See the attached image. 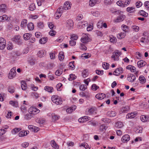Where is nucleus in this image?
<instances>
[{"instance_id":"f257e3e1","label":"nucleus","mask_w":149,"mask_h":149,"mask_svg":"<svg viewBox=\"0 0 149 149\" xmlns=\"http://www.w3.org/2000/svg\"><path fill=\"white\" fill-rule=\"evenodd\" d=\"M20 38V36H15L14 38H12V40L17 44L21 45L22 44L23 42L22 40Z\"/></svg>"},{"instance_id":"f03ea898","label":"nucleus","mask_w":149,"mask_h":149,"mask_svg":"<svg viewBox=\"0 0 149 149\" xmlns=\"http://www.w3.org/2000/svg\"><path fill=\"white\" fill-rule=\"evenodd\" d=\"M121 53L118 50H116L113 52L111 56L112 58H113L114 61H118L119 59V56L120 55Z\"/></svg>"},{"instance_id":"7ed1b4c3","label":"nucleus","mask_w":149,"mask_h":149,"mask_svg":"<svg viewBox=\"0 0 149 149\" xmlns=\"http://www.w3.org/2000/svg\"><path fill=\"white\" fill-rule=\"evenodd\" d=\"M119 15L118 17L116 22H120L124 20L125 18V16L123 14V12L122 11H120L119 10Z\"/></svg>"},{"instance_id":"20e7f679","label":"nucleus","mask_w":149,"mask_h":149,"mask_svg":"<svg viewBox=\"0 0 149 149\" xmlns=\"http://www.w3.org/2000/svg\"><path fill=\"white\" fill-rule=\"evenodd\" d=\"M57 97V96H53L51 98L52 101L57 105L61 104L62 102V100Z\"/></svg>"},{"instance_id":"39448f33","label":"nucleus","mask_w":149,"mask_h":149,"mask_svg":"<svg viewBox=\"0 0 149 149\" xmlns=\"http://www.w3.org/2000/svg\"><path fill=\"white\" fill-rule=\"evenodd\" d=\"M16 68L14 67L11 69L8 75V78L10 79H12L14 77L16 74V72L15 71Z\"/></svg>"},{"instance_id":"423d86ee","label":"nucleus","mask_w":149,"mask_h":149,"mask_svg":"<svg viewBox=\"0 0 149 149\" xmlns=\"http://www.w3.org/2000/svg\"><path fill=\"white\" fill-rule=\"evenodd\" d=\"M81 41L84 43H87L88 42L91 41V39L88 37V34H85V36L81 38Z\"/></svg>"},{"instance_id":"0eeeda50","label":"nucleus","mask_w":149,"mask_h":149,"mask_svg":"<svg viewBox=\"0 0 149 149\" xmlns=\"http://www.w3.org/2000/svg\"><path fill=\"white\" fill-rule=\"evenodd\" d=\"M6 41L3 38H0V49L3 50L6 47Z\"/></svg>"},{"instance_id":"6e6552de","label":"nucleus","mask_w":149,"mask_h":149,"mask_svg":"<svg viewBox=\"0 0 149 149\" xmlns=\"http://www.w3.org/2000/svg\"><path fill=\"white\" fill-rule=\"evenodd\" d=\"M127 79L129 82H132L135 80L136 77L134 75L132 74H130L128 75Z\"/></svg>"},{"instance_id":"1a4fd4ad","label":"nucleus","mask_w":149,"mask_h":149,"mask_svg":"<svg viewBox=\"0 0 149 149\" xmlns=\"http://www.w3.org/2000/svg\"><path fill=\"white\" fill-rule=\"evenodd\" d=\"M37 109L33 107H30L28 110V112L29 113L33 114H37Z\"/></svg>"},{"instance_id":"9d476101","label":"nucleus","mask_w":149,"mask_h":149,"mask_svg":"<svg viewBox=\"0 0 149 149\" xmlns=\"http://www.w3.org/2000/svg\"><path fill=\"white\" fill-rule=\"evenodd\" d=\"M130 137L128 134L124 135L121 138V141L123 143L128 142L130 140Z\"/></svg>"},{"instance_id":"9b49d317","label":"nucleus","mask_w":149,"mask_h":149,"mask_svg":"<svg viewBox=\"0 0 149 149\" xmlns=\"http://www.w3.org/2000/svg\"><path fill=\"white\" fill-rule=\"evenodd\" d=\"M136 112H133L131 113H128L126 116V118H132L135 117L136 115Z\"/></svg>"},{"instance_id":"f8f14e48","label":"nucleus","mask_w":149,"mask_h":149,"mask_svg":"<svg viewBox=\"0 0 149 149\" xmlns=\"http://www.w3.org/2000/svg\"><path fill=\"white\" fill-rule=\"evenodd\" d=\"M105 97L106 95L105 94L102 93H98L95 96V97L97 98L100 100H102Z\"/></svg>"},{"instance_id":"ddd939ff","label":"nucleus","mask_w":149,"mask_h":149,"mask_svg":"<svg viewBox=\"0 0 149 149\" xmlns=\"http://www.w3.org/2000/svg\"><path fill=\"white\" fill-rule=\"evenodd\" d=\"M146 64V62L143 60H141L137 62V65L139 68L144 66Z\"/></svg>"},{"instance_id":"4468645a","label":"nucleus","mask_w":149,"mask_h":149,"mask_svg":"<svg viewBox=\"0 0 149 149\" xmlns=\"http://www.w3.org/2000/svg\"><path fill=\"white\" fill-rule=\"evenodd\" d=\"M79 22L80 24H79V26L81 28H83L87 26L88 25L87 22L86 21H81Z\"/></svg>"},{"instance_id":"2eb2a0df","label":"nucleus","mask_w":149,"mask_h":149,"mask_svg":"<svg viewBox=\"0 0 149 149\" xmlns=\"http://www.w3.org/2000/svg\"><path fill=\"white\" fill-rule=\"evenodd\" d=\"M71 8V5L70 4V2H65L63 6L64 9L67 10L70 9Z\"/></svg>"},{"instance_id":"dca6fc26","label":"nucleus","mask_w":149,"mask_h":149,"mask_svg":"<svg viewBox=\"0 0 149 149\" xmlns=\"http://www.w3.org/2000/svg\"><path fill=\"white\" fill-rule=\"evenodd\" d=\"M28 128L32 132H37V127H36L30 125L28 126Z\"/></svg>"},{"instance_id":"f3484780","label":"nucleus","mask_w":149,"mask_h":149,"mask_svg":"<svg viewBox=\"0 0 149 149\" xmlns=\"http://www.w3.org/2000/svg\"><path fill=\"white\" fill-rule=\"evenodd\" d=\"M73 26V22L72 20L69 19L67 21V24L66 26L68 27L69 29L72 28V27Z\"/></svg>"},{"instance_id":"a211bd4d","label":"nucleus","mask_w":149,"mask_h":149,"mask_svg":"<svg viewBox=\"0 0 149 149\" xmlns=\"http://www.w3.org/2000/svg\"><path fill=\"white\" fill-rule=\"evenodd\" d=\"M48 38L47 37H44L41 38L39 40V43L42 44H45L47 41Z\"/></svg>"},{"instance_id":"6ab92c4d","label":"nucleus","mask_w":149,"mask_h":149,"mask_svg":"<svg viewBox=\"0 0 149 149\" xmlns=\"http://www.w3.org/2000/svg\"><path fill=\"white\" fill-rule=\"evenodd\" d=\"M126 69L130 70L132 72H135L136 70L135 67L131 65L127 66L126 67Z\"/></svg>"},{"instance_id":"aec40b11","label":"nucleus","mask_w":149,"mask_h":149,"mask_svg":"<svg viewBox=\"0 0 149 149\" xmlns=\"http://www.w3.org/2000/svg\"><path fill=\"white\" fill-rule=\"evenodd\" d=\"M139 79L140 81V83L142 84L145 83L146 81V78L143 75L140 76Z\"/></svg>"},{"instance_id":"412c9836","label":"nucleus","mask_w":149,"mask_h":149,"mask_svg":"<svg viewBox=\"0 0 149 149\" xmlns=\"http://www.w3.org/2000/svg\"><path fill=\"white\" fill-rule=\"evenodd\" d=\"M141 120L143 122H145L149 121V118L147 117L145 115H142L141 117Z\"/></svg>"},{"instance_id":"4be33fe9","label":"nucleus","mask_w":149,"mask_h":149,"mask_svg":"<svg viewBox=\"0 0 149 149\" xmlns=\"http://www.w3.org/2000/svg\"><path fill=\"white\" fill-rule=\"evenodd\" d=\"M8 17L6 15H3V16L0 17V22H2L7 20H8Z\"/></svg>"},{"instance_id":"5701e85b","label":"nucleus","mask_w":149,"mask_h":149,"mask_svg":"<svg viewBox=\"0 0 149 149\" xmlns=\"http://www.w3.org/2000/svg\"><path fill=\"white\" fill-rule=\"evenodd\" d=\"M51 144L52 146L55 149H58L59 148L58 146L54 140H52L51 141Z\"/></svg>"},{"instance_id":"b1692460","label":"nucleus","mask_w":149,"mask_h":149,"mask_svg":"<svg viewBox=\"0 0 149 149\" xmlns=\"http://www.w3.org/2000/svg\"><path fill=\"white\" fill-rule=\"evenodd\" d=\"M31 36V34L30 33H26L24 35L23 37L24 40H27L29 39Z\"/></svg>"},{"instance_id":"393cba45","label":"nucleus","mask_w":149,"mask_h":149,"mask_svg":"<svg viewBox=\"0 0 149 149\" xmlns=\"http://www.w3.org/2000/svg\"><path fill=\"white\" fill-rule=\"evenodd\" d=\"M122 28L123 30L125 32H128L129 31V28L128 26L125 24H123L122 25Z\"/></svg>"},{"instance_id":"a878e982","label":"nucleus","mask_w":149,"mask_h":149,"mask_svg":"<svg viewBox=\"0 0 149 149\" xmlns=\"http://www.w3.org/2000/svg\"><path fill=\"white\" fill-rule=\"evenodd\" d=\"M45 53L42 50H40L38 53V56L40 58H42L45 55Z\"/></svg>"},{"instance_id":"bb28decb","label":"nucleus","mask_w":149,"mask_h":149,"mask_svg":"<svg viewBox=\"0 0 149 149\" xmlns=\"http://www.w3.org/2000/svg\"><path fill=\"white\" fill-rule=\"evenodd\" d=\"M21 86L22 89L24 90L27 88L25 81H22L21 82Z\"/></svg>"},{"instance_id":"cd10ccee","label":"nucleus","mask_w":149,"mask_h":149,"mask_svg":"<svg viewBox=\"0 0 149 149\" xmlns=\"http://www.w3.org/2000/svg\"><path fill=\"white\" fill-rule=\"evenodd\" d=\"M126 35L125 32H121L120 33L118 34V38L119 39H122L124 38Z\"/></svg>"},{"instance_id":"c85d7f7f","label":"nucleus","mask_w":149,"mask_h":149,"mask_svg":"<svg viewBox=\"0 0 149 149\" xmlns=\"http://www.w3.org/2000/svg\"><path fill=\"white\" fill-rule=\"evenodd\" d=\"M45 90L49 92L52 93L53 91V88L52 87L47 86L45 87Z\"/></svg>"},{"instance_id":"c756f323","label":"nucleus","mask_w":149,"mask_h":149,"mask_svg":"<svg viewBox=\"0 0 149 149\" xmlns=\"http://www.w3.org/2000/svg\"><path fill=\"white\" fill-rule=\"evenodd\" d=\"M64 53L63 52H61L59 54L58 58L59 60L61 61L63 60L64 58Z\"/></svg>"},{"instance_id":"7c9ffc66","label":"nucleus","mask_w":149,"mask_h":149,"mask_svg":"<svg viewBox=\"0 0 149 149\" xmlns=\"http://www.w3.org/2000/svg\"><path fill=\"white\" fill-rule=\"evenodd\" d=\"M88 113L89 114H94L96 113L95 110L93 108H89L88 110Z\"/></svg>"},{"instance_id":"2f4dec72","label":"nucleus","mask_w":149,"mask_h":149,"mask_svg":"<svg viewBox=\"0 0 149 149\" xmlns=\"http://www.w3.org/2000/svg\"><path fill=\"white\" fill-rule=\"evenodd\" d=\"M27 27L29 30H33L34 28L33 24L31 22L29 23L27 25Z\"/></svg>"},{"instance_id":"473e14b6","label":"nucleus","mask_w":149,"mask_h":149,"mask_svg":"<svg viewBox=\"0 0 149 149\" xmlns=\"http://www.w3.org/2000/svg\"><path fill=\"white\" fill-rule=\"evenodd\" d=\"M130 107L128 106H125V107H123L122 108V111L124 113H126L129 110Z\"/></svg>"},{"instance_id":"72a5a7b5","label":"nucleus","mask_w":149,"mask_h":149,"mask_svg":"<svg viewBox=\"0 0 149 149\" xmlns=\"http://www.w3.org/2000/svg\"><path fill=\"white\" fill-rule=\"evenodd\" d=\"M27 23V20L26 19H24L22 22L21 24V27L23 28H24L26 27Z\"/></svg>"},{"instance_id":"f704fd0d","label":"nucleus","mask_w":149,"mask_h":149,"mask_svg":"<svg viewBox=\"0 0 149 149\" xmlns=\"http://www.w3.org/2000/svg\"><path fill=\"white\" fill-rule=\"evenodd\" d=\"M45 122V120L43 119H40L38 121V126H41Z\"/></svg>"},{"instance_id":"c9c22d12","label":"nucleus","mask_w":149,"mask_h":149,"mask_svg":"<svg viewBox=\"0 0 149 149\" xmlns=\"http://www.w3.org/2000/svg\"><path fill=\"white\" fill-rule=\"evenodd\" d=\"M135 10V9L134 7H129L127 8V11L130 13H133Z\"/></svg>"},{"instance_id":"e433bc0d","label":"nucleus","mask_w":149,"mask_h":149,"mask_svg":"<svg viewBox=\"0 0 149 149\" xmlns=\"http://www.w3.org/2000/svg\"><path fill=\"white\" fill-rule=\"evenodd\" d=\"M13 47V45L11 42H9L7 45V48L8 50H11Z\"/></svg>"},{"instance_id":"4c0bfd02","label":"nucleus","mask_w":149,"mask_h":149,"mask_svg":"<svg viewBox=\"0 0 149 149\" xmlns=\"http://www.w3.org/2000/svg\"><path fill=\"white\" fill-rule=\"evenodd\" d=\"M52 120L54 121H55L58 120L60 118V116L56 115L54 114L52 115Z\"/></svg>"},{"instance_id":"58836bf2","label":"nucleus","mask_w":149,"mask_h":149,"mask_svg":"<svg viewBox=\"0 0 149 149\" xmlns=\"http://www.w3.org/2000/svg\"><path fill=\"white\" fill-rule=\"evenodd\" d=\"M6 6L5 4H2L0 6V11L1 12H5L6 9Z\"/></svg>"},{"instance_id":"ea45409f","label":"nucleus","mask_w":149,"mask_h":149,"mask_svg":"<svg viewBox=\"0 0 149 149\" xmlns=\"http://www.w3.org/2000/svg\"><path fill=\"white\" fill-rule=\"evenodd\" d=\"M117 4L119 6L123 7H125V5H124V2L121 0L118 1L117 2Z\"/></svg>"},{"instance_id":"a19ab883","label":"nucleus","mask_w":149,"mask_h":149,"mask_svg":"<svg viewBox=\"0 0 149 149\" xmlns=\"http://www.w3.org/2000/svg\"><path fill=\"white\" fill-rule=\"evenodd\" d=\"M77 77L75 75L73 74H71L70 75V78H68V79L70 81H72L76 79Z\"/></svg>"},{"instance_id":"79ce46f5","label":"nucleus","mask_w":149,"mask_h":149,"mask_svg":"<svg viewBox=\"0 0 149 149\" xmlns=\"http://www.w3.org/2000/svg\"><path fill=\"white\" fill-rule=\"evenodd\" d=\"M78 38V36L75 34H73L71 35L70 39L71 40H76Z\"/></svg>"},{"instance_id":"37998d69","label":"nucleus","mask_w":149,"mask_h":149,"mask_svg":"<svg viewBox=\"0 0 149 149\" xmlns=\"http://www.w3.org/2000/svg\"><path fill=\"white\" fill-rule=\"evenodd\" d=\"M35 8V6L34 3H32L31 4L29 7V9L31 11L33 10Z\"/></svg>"},{"instance_id":"c03bdc74","label":"nucleus","mask_w":149,"mask_h":149,"mask_svg":"<svg viewBox=\"0 0 149 149\" xmlns=\"http://www.w3.org/2000/svg\"><path fill=\"white\" fill-rule=\"evenodd\" d=\"M8 91L10 93H13L15 92V89L14 87L9 86L8 88Z\"/></svg>"},{"instance_id":"a18cd8bd","label":"nucleus","mask_w":149,"mask_h":149,"mask_svg":"<svg viewBox=\"0 0 149 149\" xmlns=\"http://www.w3.org/2000/svg\"><path fill=\"white\" fill-rule=\"evenodd\" d=\"M63 7L61 6L58 8L56 11L57 13H58L59 14H61L63 12Z\"/></svg>"},{"instance_id":"49530a36","label":"nucleus","mask_w":149,"mask_h":149,"mask_svg":"<svg viewBox=\"0 0 149 149\" xmlns=\"http://www.w3.org/2000/svg\"><path fill=\"white\" fill-rule=\"evenodd\" d=\"M83 76L84 77H87L88 74V70H85L82 72Z\"/></svg>"},{"instance_id":"de8ad7c7","label":"nucleus","mask_w":149,"mask_h":149,"mask_svg":"<svg viewBox=\"0 0 149 149\" xmlns=\"http://www.w3.org/2000/svg\"><path fill=\"white\" fill-rule=\"evenodd\" d=\"M21 53L17 51H16L14 52L13 54L14 56H20Z\"/></svg>"},{"instance_id":"09e8293b","label":"nucleus","mask_w":149,"mask_h":149,"mask_svg":"<svg viewBox=\"0 0 149 149\" xmlns=\"http://www.w3.org/2000/svg\"><path fill=\"white\" fill-rule=\"evenodd\" d=\"M9 103L13 106L16 107L17 105L18 102L17 101H11Z\"/></svg>"},{"instance_id":"8fccbe9b","label":"nucleus","mask_w":149,"mask_h":149,"mask_svg":"<svg viewBox=\"0 0 149 149\" xmlns=\"http://www.w3.org/2000/svg\"><path fill=\"white\" fill-rule=\"evenodd\" d=\"M103 21H100L97 23V26L98 28L100 29L103 26Z\"/></svg>"},{"instance_id":"3c124183","label":"nucleus","mask_w":149,"mask_h":149,"mask_svg":"<svg viewBox=\"0 0 149 149\" xmlns=\"http://www.w3.org/2000/svg\"><path fill=\"white\" fill-rule=\"evenodd\" d=\"M140 13L141 15L144 17H146L148 15V14L143 10H141L140 12Z\"/></svg>"},{"instance_id":"603ef678","label":"nucleus","mask_w":149,"mask_h":149,"mask_svg":"<svg viewBox=\"0 0 149 149\" xmlns=\"http://www.w3.org/2000/svg\"><path fill=\"white\" fill-rule=\"evenodd\" d=\"M109 65L108 63H103L102 67L104 69H108Z\"/></svg>"},{"instance_id":"864d4df0","label":"nucleus","mask_w":149,"mask_h":149,"mask_svg":"<svg viewBox=\"0 0 149 149\" xmlns=\"http://www.w3.org/2000/svg\"><path fill=\"white\" fill-rule=\"evenodd\" d=\"M116 126L119 128H121L123 127V125L122 122H118L116 123Z\"/></svg>"},{"instance_id":"5fc2aeb1","label":"nucleus","mask_w":149,"mask_h":149,"mask_svg":"<svg viewBox=\"0 0 149 149\" xmlns=\"http://www.w3.org/2000/svg\"><path fill=\"white\" fill-rule=\"evenodd\" d=\"M74 62L73 61L70 62L69 63V66L72 70L74 69L75 68V66L73 64Z\"/></svg>"},{"instance_id":"6e6d98bb","label":"nucleus","mask_w":149,"mask_h":149,"mask_svg":"<svg viewBox=\"0 0 149 149\" xmlns=\"http://www.w3.org/2000/svg\"><path fill=\"white\" fill-rule=\"evenodd\" d=\"M62 73V70L61 69L57 70L55 72V74L57 76H60L61 75Z\"/></svg>"},{"instance_id":"4d7b16f0","label":"nucleus","mask_w":149,"mask_h":149,"mask_svg":"<svg viewBox=\"0 0 149 149\" xmlns=\"http://www.w3.org/2000/svg\"><path fill=\"white\" fill-rule=\"evenodd\" d=\"M81 146L84 147L86 149H90L87 143H83L81 144Z\"/></svg>"},{"instance_id":"13d9d810","label":"nucleus","mask_w":149,"mask_h":149,"mask_svg":"<svg viewBox=\"0 0 149 149\" xmlns=\"http://www.w3.org/2000/svg\"><path fill=\"white\" fill-rule=\"evenodd\" d=\"M80 48L82 50H86L87 49V48L82 43L80 44Z\"/></svg>"},{"instance_id":"bf43d9fd","label":"nucleus","mask_w":149,"mask_h":149,"mask_svg":"<svg viewBox=\"0 0 149 149\" xmlns=\"http://www.w3.org/2000/svg\"><path fill=\"white\" fill-rule=\"evenodd\" d=\"M99 88V87L95 84H93L91 86L92 90H94V91H96Z\"/></svg>"},{"instance_id":"052dcab7","label":"nucleus","mask_w":149,"mask_h":149,"mask_svg":"<svg viewBox=\"0 0 149 149\" xmlns=\"http://www.w3.org/2000/svg\"><path fill=\"white\" fill-rule=\"evenodd\" d=\"M86 88V86L85 85H81L79 86V89L81 90L84 91Z\"/></svg>"},{"instance_id":"680f3d73","label":"nucleus","mask_w":149,"mask_h":149,"mask_svg":"<svg viewBox=\"0 0 149 149\" xmlns=\"http://www.w3.org/2000/svg\"><path fill=\"white\" fill-rule=\"evenodd\" d=\"M132 28L135 32H138L139 30V27L136 26H132Z\"/></svg>"},{"instance_id":"e2e57ef3","label":"nucleus","mask_w":149,"mask_h":149,"mask_svg":"<svg viewBox=\"0 0 149 149\" xmlns=\"http://www.w3.org/2000/svg\"><path fill=\"white\" fill-rule=\"evenodd\" d=\"M76 44V42L74 40H71L69 42V44L71 46H74Z\"/></svg>"},{"instance_id":"0e129e2a","label":"nucleus","mask_w":149,"mask_h":149,"mask_svg":"<svg viewBox=\"0 0 149 149\" xmlns=\"http://www.w3.org/2000/svg\"><path fill=\"white\" fill-rule=\"evenodd\" d=\"M25 131H22L20 132L18 134L19 136H25Z\"/></svg>"},{"instance_id":"69168bd1","label":"nucleus","mask_w":149,"mask_h":149,"mask_svg":"<svg viewBox=\"0 0 149 149\" xmlns=\"http://www.w3.org/2000/svg\"><path fill=\"white\" fill-rule=\"evenodd\" d=\"M96 72L97 74L99 75H101L103 74V70H96Z\"/></svg>"},{"instance_id":"338daca9","label":"nucleus","mask_w":149,"mask_h":149,"mask_svg":"<svg viewBox=\"0 0 149 149\" xmlns=\"http://www.w3.org/2000/svg\"><path fill=\"white\" fill-rule=\"evenodd\" d=\"M30 114L28 113L26 114L24 118L27 120L30 119L31 118V115Z\"/></svg>"},{"instance_id":"774afa93","label":"nucleus","mask_w":149,"mask_h":149,"mask_svg":"<svg viewBox=\"0 0 149 149\" xmlns=\"http://www.w3.org/2000/svg\"><path fill=\"white\" fill-rule=\"evenodd\" d=\"M56 32L53 30H51L49 32V34L50 35L52 36H54L56 34Z\"/></svg>"}]
</instances>
